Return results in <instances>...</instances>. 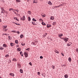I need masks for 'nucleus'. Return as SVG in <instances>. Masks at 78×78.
I'll return each mask as SVG.
<instances>
[{"label": "nucleus", "mask_w": 78, "mask_h": 78, "mask_svg": "<svg viewBox=\"0 0 78 78\" xmlns=\"http://www.w3.org/2000/svg\"><path fill=\"white\" fill-rule=\"evenodd\" d=\"M30 48H27V49H26V50H28V51H30Z\"/></svg>", "instance_id": "34"}, {"label": "nucleus", "mask_w": 78, "mask_h": 78, "mask_svg": "<svg viewBox=\"0 0 78 78\" xmlns=\"http://www.w3.org/2000/svg\"><path fill=\"white\" fill-rule=\"evenodd\" d=\"M37 74H38V75H40L41 73H40V72H38Z\"/></svg>", "instance_id": "49"}, {"label": "nucleus", "mask_w": 78, "mask_h": 78, "mask_svg": "<svg viewBox=\"0 0 78 78\" xmlns=\"http://www.w3.org/2000/svg\"><path fill=\"white\" fill-rule=\"evenodd\" d=\"M62 36H63V34H58V37H62Z\"/></svg>", "instance_id": "9"}, {"label": "nucleus", "mask_w": 78, "mask_h": 78, "mask_svg": "<svg viewBox=\"0 0 78 78\" xmlns=\"http://www.w3.org/2000/svg\"><path fill=\"white\" fill-rule=\"evenodd\" d=\"M4 35H6V36H7V34H4Z\"/></svg>", "instance_id": "63"}, {"label": "nucleus", "mask_w": 78, "mask_h": 78, "mask_svg": "<svg viewBox=\"0 0 78 78\" xmlns=\"http://www.w3.org/2000/svg\"><path fill=\"white\" fill-rule=\"evenodd\" d=\"M17 25H21L20 24L18 23Z\"/></svg>", "instance_id": "64"}, {"label": "nucleus", "mask_w": 78, "mask_h": 78, "mask_svg": "<svg viewBox=\"0 0 78 78\" xmlns=\"http://www.w3.org/2000/svg\"><path fill=\"white\" fill-rule=\"evenodd\" d=\"M64 77L65 78H68V75H67V74H65L64 75Z\"/></svg>", "instance_id": "19"}, {"label": "nucleus", "mask_w": 78, "mask_h": 78, "mask_svg": "<svg viewBox=\"0 0 78 78\" xmlns=\"http://www.w3.org/2000/svg\"><path fill=\"white\" fill-rule=\"evenodd\" d=\"M28 21H30L31 20V18L30 16L28 17Z\"/></svg>", "instance_id": "28"}, {"label": "nucleus", "mask_w": 78, "mask_h": 78, "mask_svg": "<svg viewBox=\"0 0 78 78\" xmlns=\"http://www.w3.org/2000/svg\"><path fill=\"white\" fill-rule=\"evenodd\" d=\"M51 27V25H50L49 24H47V28H50Z\"/></svg>", "instance_id": "8"}, {"label": "nucleus", "mask_w": 78, "mask_h": 78, "mask_svg": "<svg viewBox=\"0 0 78 78\" xmlns=\"http://www.w3.org/2000/svg\"><path fill=\"white\" fill-rule=\"evenodd\" d=\"M64 4H61L59 5L58 6H57V8H59L60 6H63Z\"/></svg>", "instance_id": "18"}, {"label": "nucleus", "mask_w": 78, "mask_h": 78, "mask_svg": "<svg viewBox=\"0 0 78 78\" xmlns=\"http://www.w3.org/2000/svg\"><path fill=\"white\" fill-rule=\"evenodd\" d=\"M4 9V8H3V7L2 8H1V10H2V9Z\"/></svg>", "instance_id": "58"}, {"label": "nucleus", "mask_w": 78, "mask_h": 78, "mask_svg": "<svg viewBox=\"0 0 78 78\" xmlns=\"http://www.w3.org/2000/svg\"><path fill=\"white\" fill-rule=\"evenodd\" d=\"M10 76H12L13 77H14V74L13 73H10L9 74Z\"/></svg>", "instance_id": "3"}, {"label": "nucleus", "mask_w": 78, "mask_h": 78, "mask_svg": "<svg viewBox=\"0 0 78 78\" xmlns=\"http://www.w3.org/2000/svg\"><path fill=\"white\" fill-rule=\"evenodd\" d=\"M50 19L51 20H54V17L52 16H51L50 17Z\"/></svg>", "instance_id": "16"}, {"label": "nucleus", "mask_w": 78, "mask_h": 78, "mask_svg": "<svg viewBox=\"0 0 78 78\" xmlns=\"http://www.w3.org/2000/svg\"><path fill=\"white\" fill-rule=\"evenodd\" d=\"M17 66L18 67H21V66L20 65V64L18 63L17 64Z\"/></svg>", "instance_id": "20"}, {"label": "nucleus", "mask_w": 78, "mask_h": 78, "mask_svg": "<svg viewBox=\"0 0 78 78\" xmlns=\"http://www.w3.org/2000/svg\"><path fill=\"white\" fill-rule=\"evenodd\" d=\"M69 45H71V44H72V42H69Z\"/></svg>", "instance_id": "57"}, {"label": "nucleus", "mask_w": 78, "mask_h": 78, "mask_svg": "<svg viewBox=\"0 0 78 78\" xmlns=\"http://www.w3.org/2000/svg\"><path fill=\"white\" fill-rule=\"evenodd\" d=\"M61 54L62 56H64V53H61Z\"/></svg>", "instance_id": "55"}, {"label": "nucleus", "mask_w": 78, "mask_h": 78, "mask_svg": "<svg viewBox=\"0 0 78 78\" xmlns=\"http://www.w3.org/2000/svg\"><path fill=\"white\" fill-rule=\"evenodd\" d=\"M12 33H16V31H15V30H12Z\"/></svg>", "instance_id": "46"}, {"label": "nucleus", "mask_w": 78, "mask_h": 78, "mask_svg": "<svg viewBox=\"0 0 78 78\" xmlns=\"http://www.w3.org/2000/svg\"><path fill=\"white\" fill-rule=\"evenodd\" d=\"M29 64H30V66H32V64H31V62H29Z\"/></svg>", "instance_id": "52"}, {"label": "nucleus", "mask_w": 78, "mask_h": 78, "mask_svg": "<svg viewBox=\"0 0 78 78\" xmlns=\"http://www.w3.org/2000/svg\"><path fill=\"white\" fill-rule=\"evenodd\" d=\"M15 20H17L18 22H19V19H17V17L16 18V19H15Z\"/></svg>", "instance_id": "42"}, {"label": "nucleus", "mask_w": 78, "mask_h": 78, "mask_svg": "<svg viewBox=\"0 0 78 78\" xmlns=\"http://www.w3.org/2000/svg\"><path fill=\"white\" fill-rule=\"evenodd\" d=\"M7 30H8V29H6V28L3 29V30L4 31H6Z\"/></svg>", "instance_id": "29"}, {"label": "nucleus", "mask_w": 78, "mask_h": 78, "mask_svg": "<svg viewBox=\"0 0 78 78\" xmlns=\"http://www.w3.org/2000/svg\"><path fill=\"white\" fill-rule=\"evenodd\" d=\"M67 46H70V44L69 43H67Z\"/></svg>", "instance_id": "40"}, {"label": "nucleus", "mask_w": 78, "mask_h": 78, "mask_svg": "<svg viewBox=\"0 0 78 78\" xmlns=\"http://www.w3.org/2000/svg\"><path fill=\"white\" fill-rule=\"evenodd\" d=\"M28 13H29V14H30V13H31V12L30 11H28Z\"/></svg>", "instance_id": "53"}, {"label": "nucleus", "mask_w": 78, "mask_h": 78, "mask_svg": "<svg viewBox=\"0 0 78 78\" xmlns=\"http://www.w3.org/2000/svg\"><path fill=\"white\" fill-rule=\"evenodd\" d=\"M15 23V24H16V25H18L17 23Z\"/></svg>", "instance_id": "62"}, {"label": "nucleus", "mask_w": 78, "mask_h": 78, "mask_svg": "<svg viewBox=\"0 0 78 78\" xmlns=\"http://www.w3.org/2000/svg\"><path fill=\"white\" fill-rule=\"evenodd\" d=\"M39 20L40 22H43V20H42V19L41 18Z\"/></svg>", "instance_id": "35"}, {"label": "nucleus", "mask_w": 78, "mask_h": 78, "mask_svg": "<svg viewBox=\"0 0 78 78\" xmlns=\"http://www.w3.org/2000/svg\"><path fill=\"white\" fill-rule=\"evenodd\" d=\"M15 42L16 43V44H18V40H16L15 41Z\"/></svg>", "instance_id": "31"}, {"label": "nucleus", "mask_w": 78, "mask_h": 78, "mask_svg": "<svg viewBox=\"0 0 78 78\" xmlns=\"http://www.w3.org/2000/svg\"><path fill=\"white\" fill-rule=\"evenodd\" d=\"M2 46L3 47H7V45L5 44H3Z\"/></svg>", "instance_id": "11"}, {"label": "nucleus", "mask_w": 78, "mask_h": 78, "mask_svg": "<svg viewBox=\"0 0 78 78\" xmlns=\"http://www.w3.org/2000/svg\"><path fill=\"white\" fill-rule=\"evenodd\" d=\"M9 63L11 62V60L10 59H9Z\"/></svg>", "instance_id": "51"}, {"label": "nucleus", "mask_w": 78, "mask_h": 78, "mask_svg": "<svg viewBox=\"0 0 78 78\" xmlns=\"http://www.w3.org/2000/svg\"><path fill=\"white\" fill-rule=\"evenodd\" d=\"M14 11H17V12H19V10L18 9H13Z\"/></svg>", "instance_id": "43"}, {"label": "nucleus", "mask_w": 78, "mask_h": 78, "mask_svg": "<svg viewBox=\"0 0 78 78\" xmlns=\"http://www.w3.org/2000/svg\"><path fill=\"white\" fill-rule=\"evenodd\" d=\"M9 56V55H5V57L6 58H8Z\"/></svg>", "instance_id": "32"}, {"label": "nucleus", "mask_w": 78, "mask_h": 78, "mask_svg": "<svg viewBox=\"0 0 78 78\" xmlns=\"http://www.w3.org/2000/svg\"><path fill=\"white\" fill-rule=\"evenodd\" d=\"M41 24H42V25H46V24H45V23H44V22H42L41 23Z\"/></svg>", "instance_id": "25"}, {"label": "nucleus", "mask_w": 78, "mask_h": 78, "mask_svg": "<svg viewBox=\"0 0 78 78\" xmlns=\"http://www.w3.org/2000/svg\"><path fill=\"white\" fill-rule=\"evenodd\" d=\"M64 41H65V42H67V41H68V40H67V39H66V38L65 37L64 40Z\"/></svg>", "instance_id": "22"}, {"label": "nucleus", "mask_w": 78, "mask_h": 78, "mask_svg": "<svg viewBox=\"0 0 78 78\" xmlns=\"http://www.w3.org/2000/svg\"><path fill=\"white\" fill-rule=\"evenodd\" d=\"M32 23L34 25H36V24L35 23V22H32Z\"/></svg>", "instance_id": "37"}, {"label": "nucleus", "mask_w": 78, "mask_h": 78, "mask_svg": "<svg viewBox=\"0 0 78 78\" xmlns=\"http://www.w3.org/2000/svg\"><path fill=\"white\" fill-rule=\"evenodd\" d=\"M16 33H17V34H20V32L19 31H16Z\"/></svg>", "instance_id": "41"}, {"label": "nucleus", "mask_w": 78, "mask_h": 78, "mask_svg": "<svg viewBox=\"0 0 78 78\" xmlns=\"http://www.w3.org/2000/svg\"><path fill=\"white\" fill-rule=\"evenodd\" d=\"M21 20H22L23 21H24L25 20V16H23V17H21L20 18Z\"/></svg>", "instance_id": "1"}, {"label": "nucleus", "mask_w": 78, "mask_h": 78, "mask_svg": "<svg viewBox=\"0 0 78 78\" xmlns=\"http://www.w3.org/2000/svg\"><path fill=\"white\" fill-rule=\"evenodd\" d=\"M76 51L77 52H78V48H77V49H76Z\"/></svg>", "instance_id": "56"}, {"label": "nucleus", "mask_w": 78, "mask_h": 78, "mask_svg": "<svg viewBox=\"0 0 78 78\" xmlns=\"http://www.w3.org/2000/svg\"><path fill=\"white\" fill-rule=\"evenodd\" d=\"M52 69H55V66H53V65H52Z\"/></svg>", "instance_id": "38"}, {"label": "nucleus", "mask_w": 78, "mask_h": 78, "mask_svg": "<svg viewBox=\"0 0 78 78\" xmlns=\"http://www.w3.org/2000/svg\"><path fill=\"white\" fill-rule=\"evenodd\" d=\"M32 44H33L34 45H36V44H35V43H34V42H32Z\"/></svg>", "instance_id": "39"}, {"label": "nucleus", "mask_w": 78, "mask_h": 78, "mask_svg": "<svg viewBox=\"0 0 78 78\" xmlns=\"http://www.w3.org/2000/svg\"><path fill=\"white\" fill-rule=\"evenodd\" d=\"M20 37L21 39L23 38V34L20 35Z\"/></svg>", "instance_id": "15"}, {"label": "nucleus", "mask_w": 78, "mask_h": 78, "mask_svg": "<svg viewBox=\"0 0 78 78\" xmlns=\"http://www.w3.org/2000/svg\"><path fill=\"white\" fill-rule=\"evenodd\" d=\"M4 29L5 28H7V26H4Z\"/></svg>", "instance_id": "48"}, {"label": "nucleus", "mask_w": 78, "mask_h": 78, "mask_svg": "<svg viewBox=\"0 0 78 78\" xmlns=\"http://www.w3.org/2000/svg\"><path fill=\"white\" fill-rule=\"evenodd\" d=\"M24 55L25 56V58H27L28 56V53H27V52H24Z\"/></svg>", "instance_id": "2"}, {"label": "nucleus", "mask_w": 78, "mask_h": 78, "mask_svg": "<svg viewBox=\"0 0 78 78\" xmlns=\"http://www.w3.org/2000/svg\"><path fill=\"white\" fill-rule=\"evenodd\" d=\"M5 10L4 9H2L1 10V13H3V14H5Z\"/></svg>", "instance_id": "4"}, {"label": "nucleus", "mask_w": 78, "mask_h": 78, "mask_svg": "<svg viewBox=\"0 0 78 78\" xmlns=\"http://www.w3.org/2000/svg\"><path fill=\"white\" fill-rule=\"evenodd\" d=\"M48 4H49V5H52V3L51 2V1H49L48 2Z\"/></svg>", "instance_id": "17"}, {"label": "nucleus", "mask_w": 78, "mask_h": 78, "mask_svg": "<svg viewBox=\"0 0 78 78\" xmlns=\"http://www.w3.org/2000/svg\"><path fill=\"white\" fill-rule=\"evenodd\" d=\"M56 24V22H54L52 23L53 25H55Z\"/></svg>", "instance_id": "27"}, {"label": "nucleus", "mask_w": 78, "mask_h": 78, "mask_svg": "<svg viewBox=\"0 0 78 78\" xmlns=\"http://www.w3.org/2000/svg\"><path fill=\"white\" fill-rule=\"evenodd\" d=\"M11 36H9L8 37L9 39V40H11Z\"/></svg>", "instance_id": "47"}, {"label": "nucleus", "mask_w": 78, "mask_h": 78, "mask_svg": "<svg viewBox=\"0 0 78 78\" xmlns=\"http://www.w3.org/2000/svg\"><path fill=\"white\" fill-rule=\"evenodd\" d=\"M62 39H63V40H64V39H65V38H64V37L62 38Z\"/></svg>", "instance_id": "60"}, {"label": "nucleus", "mask_w": 78, "mask_h": 78, "mask_svg": "<svg viewBox=\"0 0 78 78\" xmlns=\"http://www.w3.org/2000/svg\"><path fill=\"white\" fill-rule=\"evenodd\" d=\"M3 49H4V48H2V47H1V48H0V50H3Z\"/></svg>", "instance_id": "33"}, {"label": "nucleus", "mask_w": 78, "mask_h": 78, "mask_svg": "<svg viewBox=\"0 0 78 78\" xmlns=\"http://www.w3.org/2000/svg\"><path fill=\"white\" fill-rule=\"evenodd\" d=\"M32 20L33 21H34V22H36V21H37L34 18H33L32 19Z\"/></svg>", "instance_id": "30"}, {"label": "nucleus", "mask_w": 78, "mask_h": 78, "mask_svg": "<svg viewBox=\"0 0 78 78\" xmlns=\"http://www.w3.org/2000/svg\"><path fill=\"white\" fill-rule=\"evenodd\" d=\"M65 38H66V39H67V40H69V38H67V37H65Z\"/></svg>", "instance_id": "61"}, {"label": "nucleus", "mask_w": 78, "mask_h": 78, "mask_svg": "<svg viewBox=\"0 0 78 78\" xmlns=\"http://www.w3.org/2000/svg\"><path fill=\"white\" fill-rule=\"evenodd\" d=\"M25 45V43H24L23 44L22 43H21V45H22V46H24Z\"/></svg>", "instance_id": "45"}, {"label": "nucleus", "mask_w": 78, "mask_h": 78, "mask_svg": "<svg viewBox=\"0 0 78 78\" xmlns=\"http://www.w3.org/2000/svg\"><path fill=\"white\" fill-rule=\"evenodd\" d=\"M17 51H21V48H17Z\"/></svg>", "instance_id": "7"}, {"label": "nucleus", "mask_w": 78, "mask_h": 78, "mask_svg": "<svg viewBox=\"0 0 78 78\" xmlns=\"http://www.w3.org/2000/svg\"><path fill=\"white\" fill-rule=\"evenodd\" d=\"M16 2L18 3H20L21 2V1L20 0H16Z\"/></svg>", "instance_id": "24"}, {"label": "nucleus", "mask_w": 78, "mask_h": 78, "mask_svg": "<svg viewBox=\"0 0 78 78\" xmlns=\"http://www.w3.org/2000/svg\"><path fill=\"white\" fill-rule=\"evenodd\" d=\"M20 72L21 73H23V70H22V69H20Z\"/></svg>", "instance_id": "21"}, {"label": "nucleus", "mask_w": 78, "mask_h": 78, "mask_svg": "<svg viewBox=\"0 0 78 78\" xmlns=\"http://www.w3.org/2000/svg\"><path fill=\"white\" fill-rule=\"evenodd\" d=\"M14 45H15L14 44L12 43H10V45L12 47H13V46H14Z\"/></svg>", "instance_id": "14"}, {"label": "nucleus", "mask_w": 78, "mask_h": 78, "mask_svg": "<svg viewBox=\"0 0 78 78\" xmlns=\"http://www.w3.org/2000/svg\"><path fill=\"white\" fill-rule=\"evenodd\" d=\"M20 54L21 55V56L23 57V53L22 52V51H20Z\"/></svg>", "instance_id": "13"}, {"label": "nucleus", "mask_w": 78, "mask_h": 78, "mask_svg": "<svg viewBox=\"0 0 78 78\" xmlns=\"http://www.w3.org/2000/svg\"><path fill=\"white\" fill-rule=\"evenodd\" d=\"M12 10H14V9H13L12 8H10L9 9V11H11Z\"/></svg>", "instance_id": "44"}, {"label": "nucleus", "mask_w": 78, "mask_h": 78, "mask_svg": "<svg viewBox=\"0 0 78 78\" xmlns=\"http://www.w3.org/2000/svg\"><path fill=\"white\" fill-rule=\"evenodd\" d=\"M41 16L43 17H45L46 16V15H45V14H44V15H42Z\"/></svg>", "instance_id": "36"}, {"label": "nucleus", "mask_w": 78, "mask_h": 78, "mask_svg": "<svg viewBox=\"0 0 78 78\" xmlns=\"http://www.w3.org/2000/svg\"><path fill=\"white\" fill-rule=\"evenodd\" d=\"M43 58V57L42 56H40V59H42Z\"/></svg>", "instance_id": "50"}, {"label": "nucleus", "mask_w": 78, "mask_h": 78, "mask_svg": "<svg viewBox=\"0 0 78 78\" xmlns=\"http://www.w3.org/2000/svg\"><path fill=\"white\" fill-rule=\"evenodd\" d=\"M69 61L70 62H71L72 61V59L71 58L69 57V58L68 59Z\"/></svg>", "instance_id": "23"}, {"label": "nucleus", "mask_w": 78, "mask_h": 78, "mask_svg": "<svg viewBox=\"0 0 78 78\" xmlns=\"http://www.w3.org/2000/svg\"><path fill=\"white\" fill-rule=\"evenodd\" d=\"M55 53H57L58 54H59V51H58V50L55 49Z\"/></svg>", "instance_id": "5"}, {"label": "nucleus", "mask_w": 78, "mask_h": 78, "mask_svg": "<svg viewBox=\"0 0 78 78\" xmlns=\"http://www.w3.org/2000/svg\"><path fill=\"white\" fill-rule=\"evenodd\" d=\"M19 47V45H16V47Z\"/></svg>", "instance_id": "59"}, {"label": "nucleus", "mask_w": 78, "mask_h": 78, "mask_svg": "<svg viewBox=\"0 0 78 78\" xmlns=\"http://www.w3.org/2000/svg\"><path fill=\"white\" fill-rule=\"evenodd\" d=\"M47 35V33H45L43 35V37H46V36Z\"/></svg>", "instance_id": "6"}, {"label": "nucleus", "mask_w": 78, "mask_h": 78, "mask_svg": "<svg viewBox=\"0 0 78 78\" xmlns=\"http://www.w3.org/2000/svg\"><path fill=\"white\" fill-rule=\"evenodd\" d=\"M55 8H58V6H53L52 7L53 9H55Z\"/></svg>", "instance_id": "26"}, {"label": "nucleus", "mask_w": 78, "mask_h": 78, "mask_svg": "<svg viewBox=\"0 0 78 78\" xmlns=\"http://www.w3.org/2000/svg\"><path fill=\"white\" fill-rule=\"evenodd\" d=\"M35 42L36 44H37V43L38 41H35Z\"/></svg>", "instance_id": "54"}, {"label": "nucleus", "mask_w": 78, "mask_h": 78, "mask_svg": "<svg viewBox=\"0 0 78 78\" xmlns=\"http://www.w3.org/2000/svg\"><path fill=\"white\" fill-rule=\"evenodd\" d=\"M38 2L37 0H34L33 2V3H37Z\"/></svg>", "instance_id": "12"}, {"label": "nucleus", "mask_w": 78, "mask_h": 78, "mask_svg": "<svg viewBox=\"0 0 78 78\" xmlns=\"http://www.w3.org/2000/svg\"><path fill=\"white\" fill-rule=\"evenodd\" d=\"M12 61L16 62V61H17V59L15 58H13Z\"/></svg>", "instance_id": "10"}]
</instances>
